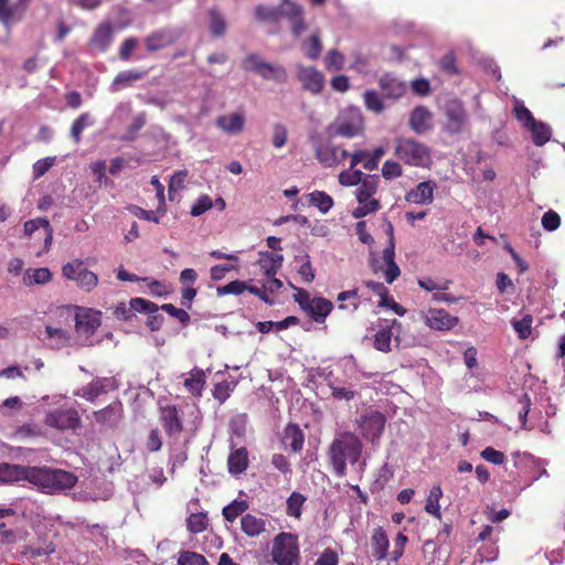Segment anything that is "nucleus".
Listing matches in <instances>:
<instances>
[{"mask_svg": "<svg viewBox=\"0 0 565 565\" xmlns=\"http://www.w3.org/2000/svg\"><path fill=\"white\" fill-rule=\"evenodd\" d=\"M50 494L73 489L78 478L75 473L58 468H51Z\"/></svg>", "mask_w": 565, "mask_h": 565, "instance_id": "16", "label": "nucleus"}, {"mask_svg": "<svg viewBox=\"0 0 565 565\" xmlns=\"http://www.w3.org/2000/svg\"><path fill=\"white\" fill-rule=\"evenodd\" d=\"M425 323L433 330L449 331L459 323V319L445 309L430 308L425 315Z\"/></svg>", "mask_w": 565, "mask_h": 565, "instance_id": "12", "label": "nucleus"}, {"mask_svg": "<svg viewBox=\"0 0 565 565\" xmlns=\"http://www.w3.org/2000/svg\"><path fill=\"white\" fill-rule=\"evenodd\" d=\"M532 322L533 318L531 315H525L522 319L512 321L513 329L520 339L525 340L531 335Z\"/></svg>", "mask_w": 565, "mask_h": 565, "instance_id": "51", "label": "nucleus"}, {"mask_svg": "<svg viewBox=\"0 0 565 565\" xmlns=\"http://www.w3.org/2000/svg\"><path fill=\"white\" fill-rule=\"evenodd\" d=\"M259 76L265 81L271 79L278 84H284L288 79V73L284 66L268 62L264 63Z\"/></svg>", "mask_w": 565, "mask_h": 565, "instance_id": "34", "label": "nucleus"}, {"mask_svg": "<svg viewBox=\"0 0 565 565\" xmlns=\"http://www.w3.org/2000/svg\"><path fill=\"white\" fill-rule=\"evenodd\" d=\"M431 113L425 106H416L409 115V127L417 135H423L430 130Z\"/></svg>", "mask_w": 565, "mask_h": 565, "instance_id": "21", "label": "nucleus"}, {"mask_svg": "<svg viewBox=\"0 0 565 565\" xmlns=\"http://www.w3.org/2000/svg\"><path fill=\"white\" fill-rule=\"evenodd\" d=\"M132 312H146V313H156L159 310V306L150 300L143 298H132L129 302Z\"/></svg>", "mask_w": 565, "mask_h": 565, "instance_id": "49", "label": "nucleus"}, {"mask_svg": "<svg viewBox=\"0 0 565 565\" xmlns=\"http://www.w3.org/2000/svg\"><path fill=\"white\" fill-rule=\"evenodd\" d=\"M527 130L531 132L532 141L536 147H542L547 143L552 138V128L548 124L535 120L532 122Z\"/></svg>", "mask_w": 565, "mask_h": 565, "instance_id": "32", "label": "nucleus"}, {"mask_svg": "<svg viewBox=\"0 0 565 565\" xmlns=\"http://www.w3.org/2000/svg\"><path fill=\"white\" fill-rule=\"evenodd\" d=\"M207 28L213 38H223L227 31V21L225 15L216 8L207 10Z\"/></svg>", "mask_w": 565, "mask_h": 565, "instance_id": "23", "label": "nucleus"}, {"mask_svg": "<svg viewBox=\"0 0 565 565\" xmlns=\"http://www.w3.org/2000/svg\"><path fill=\"white\" fill-rule=\"evenodd\" d=\"M379 183V174H366L354 192L356 201L359 203H364L367 200H372V196L377 191Z\"/></svg>", "mask_w": 565, "mask_h": 565, "instance_id": "26", "label": "nucleus"}, {"mask_svg": "<svg viewBox=\"0 0 565 565\" xmlns=\"http://www.w3.org/2000/svg\"><path fill=\"white\" fill-rule=\"evenodd\" d=\"M308 201L310 205L316 206L322 214H327L334 204L331 195L319 190L309 193Z\"/></svg>", "mask_w": 565, "mask_h": 565, "instance_id": "36", "label": "nucleus"}, {"mask_svg": "<svg viewBox=\"0 0 565 565\" xmlns=\"http://www.w3.org/2000/svg\"><path fill=\"white\" fill-rule=\"evenodd\" d=\"M317 160L324 167H332L337 162L335 149L330 146H323L316 141L313 143Z\"/></svg>", "mask_w": 565, "mask_h": 565, "instance_id": "37", "label": "nucleus"}, {"mask_svg": "<svg viewBox=\"0 0 565 565\" xmlns=\"http://www.w3.org/2000/svg\"><path fill=\"white\" fill-rule=\"evenodd\" d=\"M213 207V201L207 194H202L191 206L190 214L198 217Z\"/></svg>", "mask_w": 565, "mask_h": 565, "instance_id": "58", "label": "nucleus"}, {"mask_svg": "<svg viewBox=\"0 0 565 565\" xmlns=\"http://www.w3.org/2000/svg\"><path fill=\"white\" fill-rule=\"evenodd\" d=\"M207 526L209 519L204 512L191 513L186 519V529L191 534L202 533Z\"/></svg>", "mask_w": 565, "mask_h": 565, "instance_id": "38", "label": "nucleus"}, {"mask_svg": "<svg viewBox=\"0 0 565 565\" xmlns=\"http://www.w3.org/2000/svg\"><path fill=\"white\" fill-rule=\"evenodd\" d=\"M205 384V373L199 367H194L190 376L183 380L184 388H202Z\"/></svg>", "mask_w": 565, "mask_h": 565, "instance_id": "57", "label": "nucleus"}, {"mask_svg": "<svg viewBox=\"0 0 565 565\" xmlns=\"http://www.w3.org/2000/svg\"><path fill=\"white\" fill-rule=\"evenodd\" d=\"M241 529L249 537H256L266 530V520L247 513L241 519Z\"/></svg>", "mask_w": 565, "mask_h": 565, "instance_id": "30", "label": "nucleus"}, {"mask_svg": "<svg viewBox=\"0 0 565 565\" xmlns=\"http://www.w3.org/2000/svg\"><path fill=\"white\" fill-rule=\"evenodd\" d=\"M302 51L309 60H318L322 52V43L319 34H312L308 41H305L302 43Z\"/></svg>", "mask_w": 565, "mask_h": 565, "instance_id": "43", "label": "nucleus"}, {"mask_svg": "<svg viewBox=\"0 0 565 565\" xmlns=\"http://www.w3.org/2000/svg\"><path fill=\"white\" fill-rule=\"evenodd\" d=\"M306 502V497L299 492H292L287 499L286 513L287 515L300 519L302 514V505Z\"/></svg>", "mask_w": 565, "mask_h": 565, "instance_id": "41", "label": "nucleus"}, {"mask_svg": "<svg viewBox=\"0 0 565 565\" xmlns=\"http://www.w3.org/2000/svg\"><path fill=\"white\" fill-rule=\"evenodd\" d=\"M248 451L245 447L230 452L227 458L228 472L233 476L243 473L248 467Z\"/></svg>", "mask_w": 565, "mask_h": 565, "instance_id": "27", "label": "nucleus"}, {"mask_svg": "<svg viewBox=\"0 0 565 565\" xmlns=\"http://www.w3.org/2000/svg\"><path fill=\"white\" fill-rule=\"evenodd\" d=\"M56 158L55 157H45L43 159H39L33 164V178L40 179L43 177L54 164Z\"/></svg>", "mask_w": 565, "mask_h": 565, "instance_id": "63", "label": "nucleus"}, {"mask_svg": "<svg viewBox=\"0 0 565 565\" xmlns=\"http://www.w3.org/2000/svg\"><path fill=\"white\" fill-rule=\"evenodd\" d=\"M28 4L20 3V0H17V2L12 6L9 4V8L6 9V12L8 13L7 18H0V22L4 26H10L12 23L21 21L26 9Z\"/></svg>", "mask_w": 565, "mask_h": 565, "instance_id": "42", "label": "nucleus"}, {"mask_svg": "<svg viewBox=\"0 0 565 565\" xmlns=\"http://www.w3.org/2000/svg\"><path fill=\"white\" fill-rule=\"evenodd\" d=\"M76 282L81 289L90 291L97 286L98 277L95 273L85 268L84 270H82V273L78 274V279L76 280Z\"/></svg>", "mask_w": 565, "mask_h": 565, "instance_id": "56", "label": "nucleus"}, {"mask_svg": "<svg viewBox=\"0 0 565 565\" xmlns=\"http://www.w3.org/2000/svg\"><path fill=\"white\" fill-rule=\"evenodd\" d=\"M380 88L385 98L398 99L405 92L406 86L391 74H384L379 81Z\"/></svg>", "mask_w": 565, "mask_h": 565, "instance_id": "22", "label": "nucleus"}, {"mask_svg": "<svg viewBox=\"0 0 565 565\" xmlns=\"http://www.w3.org/2000/svg\"><path fill=\"white\" fill-rule=\"evenodd\" d=\"M41 435V429L38 425L29 423L15 428L11 437L15 439H25Z\"/></svg>", "mask_w": 565, "mask_h": 565, "instance_id": "59", "label": "nucleus"}, {"mask_svg": "<svg viewBox=\"0 0 565 565\" xmlns=\"http://www.w3.org/2000/svg\"><path fill=\"white\" fill-rule=\"evenodd\" d=\"M281 441L286 449H290L294 452H299L303 447L305 436L298 425L289 424L284 430Z\"/></svg>", "mask_w": 565, "mask_h": 565, "instance_id": "24", "label": "nucleus"}, {"mask_svg": "<svg viewBox=\"0 0 565 565\" xmlns=\"http://www.w3.org/2000/svg\"><path fill=\"white\" fill-rule=\"evenodd\" d=\"M160 423L170 437L180 435L183 430L179 412L173 405L160 407Z\"/></svg>", "mask_w": 565, "mask_h": 565, "instance_id": "14", "label": "nucleus"}, {"mask_svg": "<svg viewBox=\"0 0 565 565\" xmlns=\"http://www.w3.org/2000/svg\"><path fill=\"white\" fill-rule=\"evenodd\" d=\"M435 183L423 181L405 194V200L414 204H430L434 200Z\"/></svg>", "mask_w": 565, "mask_h": 565, "instance_id": "19", "label": "nucleus"}, {"mask_svg": "<svg viewBox=\"0 0 565 565\" xmlns=\"http://www.w3.org/2000/svg\"><path fill=\"white\" fill-rule=\"evenodd\" d=\"M147 122V115L145 111L138 113L132 117L131 124L127 127L120 140L124 142H132L138 138L140 129L145 127Z\"/></svg>", "mask_w": 565, "mask_h": 565, "instance_id": "35", "label": "nucleus"}, {"mask_svg": "<svg viewBox=\"0 0 565 565\" xmlns=\"http://www.w3.org/2000/svg\"><path fill=\"white\" fill-rule=\"evenodd\" d=\"M67 310L74 309L75 328L79 335L90 337L100 327V311L90 308L67 307Z\"/></svg>", "mask_w": 565, "mask_h": 565, "instance_id": "8", "label": "nucleus"}, {"mask_svg": "<svg viewBox=\"0 0 565 565\" xmlns=\"http://www.w3.org/2000/svg\"><path fill=\"white\" fill-rule=\"evenodd\" d=\"M395 156L405 164L427 167L431 162L430 149L412 138H396Z\"/></svg>", "mask_w": 565, "mask_h": 565, "instance_id": "4", "label": "nucleus"}, {"mask_svg": "<svg viewBox=\"0 0 565 565\" xmlns=\"http://www.w3.org/2000/svg\"><path fill=\"white\" fill-rule=\"evenodd\" d=\"M25 481L36 487L41 492L50 494L51 467L26 466Z\"/></svg>", "mask_w": 565, "mask_h": 565, "instance_id": "15", "label": "nucleus"}, {"mask_svg": "<svg viewBox=\"0 0 565 565\" xmlns=\"http://www.w3.org/2000/svg\"><path fill=\"white\" fill-rule=\"evenodd\" d=\"M265 61L257 53L246 55L242 61V68L246 72L256 73L259 75Z\"/></svg>", "mask_w": 565, "mask_h": 565, "instance_id": "52", "label": "nucleus"}, {"mask_svg": "<svg viewBox=\"0 0 565 565\" xmlns=\"http://www.w3.org/2000/svg\"><path fill=\"white\" fill-rule=\"evenodd\" d=\"M94 125V119L88 113L81 114L72 124L71 138L78 143L82 138V132L85 128Z\"/></svg>", "mask_w": 565, "mask_h": 565, "instance_id": "39", "label": "nucleus"}, {"mask_svg": "<svg viewBox=\"0 0 565 565\" xmlns=\"http://www.w3.org/2000/svg\"><path fill=\"white\" fill-rule=\"evenodd\" d=\"M181 31L174 26H164L149 33L143 43L148 53H154L172 45L180 36Z\"/></svg>", "mask_w": 565, "mask_h": 565, "instance_id": "9", "label": "nucleus"}, {"mask_svg": "<svg viewBox=\"0 0 565 565\" xmlns=\"http://www.w3.org/2000/svg\"><path fill=\"white\" fill-rule=\"evenodd\" d=\"M159 309L175 318L183 327L190 323V315L182 308H177L172 303H163Z\"/></svg>", "mask_w": 565, "mask_h": 565, "instance_id": "54", "label": "nucleus"}, {"mask_svg": "<svg viewBox=\"0 0 565 565\" xmlns=\"http://www.w3.org/2000/svg\"><path fill=\"white\" fill-rule=\"evenodd\" d=\"M513 113L518 121H520L526 129L532 122L536 120L533 114L525 107L523 102L519 99H515L514 102Z\"/></svg>", "mask_w": 565, "mask_h": 565, "instance_id": "47", "label": "nucleus"}, {"mask_svg": "<svg viewBox=\"0 0 565 565\" xmlns=\"http://www.w3.org/2000/svg\"><path fill=\"white\" fill-rule=\"evenodd\" d=\"M216 126L230 135H238L245 126V117L241 113H234L228 116H218L215 120Z\"/></svg>", "mask_w": 565, "mask_h": 565, "instance_id": "25", "label": "nucleus"}, {"mask_svg": "<svg viewBox=\"0 0 565 565\" xmlns=\"http://www.w3.org/2000/svg\"><path fill=\"white\" fill-rule=\"evenodd\" d=\"M138 43L139 41L137 38H126L119 47L118 57L124 62L131 61L132 52L137 47Z\"/></svg>", "mask_w": 565, "mask_h": 565, "instance_id": "60", "label": "nucleus"}, {"mask_svg": "<svg viewBox=\"0 0 565 565\" xmlns=\"http://www.w3.org/2000/svg\"><path fill=\"white\" fill-rule=\"evenodd\" d=\"M440 68L447 74H458L457 60L454 52H447L439 61Z\"/></svg>", "mask_w": 565, "mask_h": 565, "instance_id": "64", "label": "nucleus"}, {"mask_svg": "<svg viewBox=\"0 0 565 565\" xmlns=\"http://www.w3.org/2000/svg\"><path fill=\"white\" fill-rule=\"evenodd\" d=\"M443 497V490L440 486H434L430 491L429 495L427 498L426 504H425V511L437 519L441 518L440 513V505L439 500Z\"/></svg>", "mask_w": 565, "mask_h": 565, "instance_id": "40", "label": "nucleus"}, {"mask_svg": "<svg viewBox=\"0 0 565 565\" xmlns=\"http://www.w3.org/2000/svg\"><path fill=\"white\" fill-rule=\"evenodd\" d=\"M377 327L380 330L374 335V348L381 352H390L392 338L399 341L402 323L396 319H379Z\"/></svg>", "mask_w": 565, "mask_h": 565, "instance_id": "10", "label": "nucleus"}, {"mask_svg": "<svg viewBox=\"0 0 565 565\" xmlns=\"http://www.w3.org/2000/svg\"><path fill=\"white\" fill-rule=\"evenodd\" d=\"M324 65L328 71H341L344 67V55L340 51L332 49L324 57Z\"/></svg>", "mask_w": 565, "mask_h": 565, "instance_id": "50", "label": "nucleus"}, {"mask_svg": "<svg viewBox=\"0 0 565 565\" xmlns=\"http://www.w3.org/2000/svg\"><path fill=\"white\" fill-rule=\"evenodd\" d=\"M372 556L376 561H383L387 556V550L390 546L388 537L383 527L379 526L373 531L371 537Z\"/></svg>", "mask_w": 565, "mask_h": 565, "instance_id": "28", "label": "nucleus"}, {"mask_svg": "<svg viewBox=\"0 0 565 565\" xmlns=\"http://www.w3.org/2000/svg\"><path fill=\"white\" fill-rule=\"evenodd\" d=\"M297 78L302 85V89L318 95L320 94L326 84L324 75L315 66L298 65Z\"/></svg>", "mask_w": 565, "mask_h": 565, "instance_id": "11", "label": "nucleus"}, {"mask_svg": "<svg viewBox=\"0 0 565 565\" xmlns=\"http://www.w3.org/2000/svg\"><path fill=\"white\" fill-rule=\"evenodd\" d=\"M45 423L54 428L74 429L79 425V416L75 409H56L46 415Z\"/></svg>", "mask_w": 565, "mask_h": 565, "instance_id": "13", "label": "nucleus"}, {"mask_svg": "<svg viewBox=\"0 0 565 565\" xmlns=\"http://www.w3.org/2000/svg\"><path fill=\"white\" fill-rule=\"evenodd\" d=\"M179 565H209L207 559L202 554L182 551L178 558Z\"/></svg>", "mask_w": 565, "mask_h": 565, "instance_id": "55", "label": "nucleus"}, {"mask_svg": "<svg viewBox=\"0 0 565 565\" xmlns=\"http://www.w3.org/2000/svg\"><path fill=\"white\" fill-rule=\"evenodd\" d=\"M363 445L353 433H342L334 438L328 451L330 463L338 477L347 475V463L355 465L362 456Z\"/></svg>", "mask_w": 565, "mask_h": 565, "instance_id": "2", "label": "nucleus"}, {"mask_svg": "<svg viewBox=\"0 0 565 565\" xmlns=\"http://www.w3.org/2000/svg\"><path fill=\"white\" fill-rule=\"evenodd\" d=\"M365 107L376 114H381L384 110V103L375 90H365L363 94Z\"/></svg>", "mask_w": 565, "mask_h": 565, "instance_id": "48", "label": "nucleus"}, {"mask_svg": "<svg viewBox=\"0 0 565 565\" xmlns=\"http://www.w3.org/2000/svg\"><path fill=\"white\" fill-rule=\"evenodd\" d=\"M114 40V31L109 22L100 23L89 39V46L98 53H105Z\"/></svg>", "mask_w": 565, "mask_h": 565, "instance_id": "17", "label": "nucleus"}, {"mask_svg": "<svg viewBox=\"0 0 565 565\" xmlns=\"http://www.w3.org/2000/svg\"><path fill=\"white\" fill-rule=\"evenodd\" d=\"M363 127L364 120L361 109L356 106H348L340 111L333 122L327 126L326 132L330 138H354L362 132Z\"/></svg>", "mask_w": 565, "mask_h": 565, "instance_id": "3", "label": "nucleus"}, {"mask_svg": "<svg viewBox=\"0 0 565 565\" xmlns=\"http://www.w3.org/2000/svg\"><path fill=\"white\" fill-rule=\"evenodd\" d=\"M359 204L360 205L352 211V216L358 220L381 209L380 201L375 199L367 200L366 202Z\"/></svg>", "mask_w": 565, "mask_h": 565, "instance_id": "53", "label": "nucleus"}, {"mask_svg": "<svg viewBox=\"0 0 565 565\" xmlns=\"http://www.w3.org/2000/svg\"><path fill=\"white\" fill-rule=\"evenodd\" d=\"M143 72L137 70H126L119 72L109 86L111 93H117L120 89L131 85L143 77Z\"/></svg>", "mask_w": 565, "mask_h": 565, "instance_id": "31", "label": "nucleus"}, {"mask_svg": "<svg viewBox=\"0 0 565 565\" xmlns=\"http://www.w3.org/2000/svg\"><path fill=\"white\" fill-rule=\"evenodd\" d=\"M541 223L545 231L554 232L561 225V216L554 210H548L543 214Z\"/></svg>", "mask_w": 565, "mask_h": 565, "instance_id": "62", "label": "nucleus"}, {"mask_svg": "<svg viewBox=\"0 0 565 565\" xmlns=\"http://www.w3.org/2000/svg\"><path fill=\"white\" fill-rule=\"evenodd\" d=\"M446 122L444 130L449 135H458L465 130L468 125V115L461 100L449 99L445 105Z\"/></svg>", "mask_w": 565, "mask_h": 565, "instance_id": "6", "label": "nucleus"}, {"mask_svg": "<svg viewBox=\"0 0 565 565\" xmlns=\"http://www.w3.org/2000/svg\"><path fill=\"white\" fill-rule=\"evenodd\" d=\"M84 269L85 267L83 260L75 259L62 267V274L65 278L76 281L78 279V274Z\"/></svg>", "mask_w": 565, "mask_h": 565, "instance_id": "61", "label": "nucleus"}, {"mask_svg": "<svg viewBox=\"0 0 565 565\" xmlns=\"http://www.w3.org/2000/svg\"><path fill=\"white\" fill-rule=\"evenodd\" d=\"M254 15L263 23H277L280 19H287L294 38H299L307 30L302 7L290 0H281L278 6L258 4L254 9Z\"/></svg>", "mask_w": 565, "mask_h": 565, "instance_id": "1", "label": "nucleus"}, {"mask_svg": "<svg viewBox=\"0 0 565 565\" xmlns=\"http://www.w3.org/2000/svg\"><path fill=\"white\" fill-rule=\"evenodd\" d=\"M52 273L47 267L40 268H28L23 274V285L24 286H34V285H44L51 281Z\"/></svg>", "mask_w": 565, "mask_h": 565, "instance_id": "33", "label": "nucleus"}, {"mask_svg": "<svg viewBox=\"0 0 565 565\" xmlns=\"http://www.w3.org/2000/svg\"><path fill=\"white\" fill-rule=\"evenodd\" d=\"M365 175L361 170L350 167L349 170H344L339 174V183L343 186L359 185Z\"/></svg>", "mask_w": 565, "mask_h": 565, "instance_id": "45", "label": "nucleus"}, {"mask_svg": "<svg viewBox=\"0 0 565 565\" xmlns=\"http://www.w3.org/2000/svg\"><path fill=\"white\" fill-rule=\"evenodd\" d=\"M271 558L277 565H298L300 550L298 536L289 532H280L273 540Z\"/></svg>", "mask_w": 565, "mask_h": 565, "instance_id": "5", "label": "nucleus"}, {"mask_svg": "<svg viewBox=\"0 0 565 565\" xmlns=\"http://www.w3.org/2000/svg\"><path fill=\"white\" fill-rule=\"evenodd\" d=\"M358 425L362 437L374 444L380 440L384 431L386 417L379 411H371L360 417Z\"/></svg>", "mask_w": 565, "mask_h": 565, "instance_id": "7", "label": "nucleus"}, {"mask_svg": "<svg viewBox=\"0 0 565 565\" xmlns=\"http://www.w3.org/2000/svg\"><path fill=\"white\" fill-rule=\"evenodd\" d=\"M334 306L332 301L323 297H313L310 300L309 307L306 308L305 312L316 323H324L328 316L333 310Z\"/></svg>", "mask_w": 565, "mask_h": 565, "instance_id": "18", "label": "nucleus"}, {"mask_svg": "<svg viewBox=\"0 0 565 565\" xmlns=\"http://www.w3.org/2000/svg\"><path fill=\"white\" fill-rule=\"evenodd\" d=\"M51 349L60 350L64 348L70 341V334L67 331L61 328H54L51 326L45 327V334L41 338Z\"/></svg>", "mask_w": 565, "mask_h": 565, "instance_id": "29", "label": "nucleus"}, {"mask_svg": "<svg viewBox=\"0 0 565 565\" xmlns=\"http://www.w3.org/2000/svg\"><path fill=\"white\" fill-rule=\"evenodd\" d=\"M248 509V504L244 500H234L230 504L223 508L222 514L228 522H234L237 516L243 514Z\"/></svg>", "mask_w": 565, "mask_h": 565, "instance_id": "44", "label": "nucleus"}, {"mask_svg": "<svg viewBox=\"0 0 565 565\" xmlns=\"http://www.w3.org/2000/svg\"><path fill=\"white\" fill-rule=\"evenodd\" d=\"M248 285L246 281L243 280H233L224 286H218L216 288V295L218 297H223L226 295H241L244 291H247Z\"/></svg>", "mask_w": 565, "mask_h": 565, "instance_id": "46", "label": "nucleus"}, {"mask_svg": "<svg viewBox=\"0 0 565 565\" xmlns=\"http://www.w3.org/2000/svg\"><path fill=\"white\" fill-rule=\"evenodd\" d=\"M26 466L0 462V486H8L25 481Z\"/></svg>", "mask_w": 565, "mask_h": 565, "instance_id": "20", "label": "nucleus"}]
</instances>
